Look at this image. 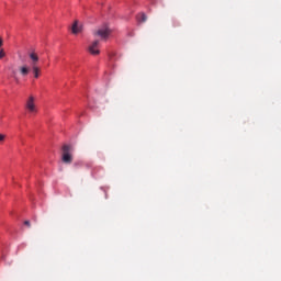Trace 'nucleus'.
<instances>
[{
    "mask_svg": "<svg viewBox=\"0 0 281 281\" xmlns=\"http://www.w3.org/2000/svg\"><path fill=\"white\" fill-rule=\"evenodd\" d=\"M5 58V50L3 48L0 49V60Z\"/></svg>",
    "mask_w": 281,
    "mask_h": 281,
    "instance_id": "nucleus-9",
    "label": "nucleus"
},
{
    "mask_svg": "<svg viewBox=\"0 0 281 281\" xmlns=\"http://www.w3.org/2000/svg\"><path fill=\"white\" fill-rule=\"evenodd\" d=\"M19 71L23 78L27 77L30 75V71H32V68H30L27 65H23L19 68Z\"/></svg>",
    "mask_w": 281,
    "mask_h": 281,
    "instance_id": "nucleus-6",
    "label": "nucleus"
},
{
    "mask_svg": "<svg viewBox=\"0 0 281 281\" xmlns=\"http://www.w3.org/2000/svg\"><path fill=\"white\" fill-rule=\"evenodd\" d=\"M3 139H5V135L0 134V142H3Z\"/></svg>",
    "mask_w": 281,
    "mask_h": 281,
    "instance_id": "nucleus-11",
    "label": "nucleus"
},
{
    "mask_svg": "<svg viewBox=\"0 0 281 281\" xmlns=\"http://www.w3.org/2000/svg\"><path fill=\"white\" fill-rule=\"evenodd\" d=\"M63 154H61V161L64 164H71L74 161V155H71V153H74V146L71 145H64L61 147Z\"/></svg>",
    "mask_w": 281,
    "mask_h": 281,
    "instance_id": "nucleus-2",
    "label": "nucleus"
},
{
    "mask_svg": "<svg viewBox=\"0 0 281 281\" xmlns=\"http://www.w3.org/2000/svg\"><path fill=\"white\" fill-rule=\"evenodd\" d=\"M34 102H35L34 97L30 95L29 99L26 100V103H25V109L31 114H34V113L38 112V110L36 109V103H34Z\"/></svg>",
    "mask_w": 281,
    "mask_h": 281,
    "instance_id": "nucleus-4",
    "label": "nucleus"
},
{
    "mask_svg": "<svg viewBox=\"0 0 281 281\" xmlns=\"http://www.w3.org/2000/svg\"><path fill=\"white\" fill-rule=\"evenodd\" d=\"M94 38H98V36L101 37V41H106V38H109V36H111V29H109V26L103 25L101 27H99L98 30H94L92 32Z\"/></svg>",
    "mask_w": 281,
    "mask_h": 281,
    "instance_id": "nucleus-3",
    "label": "nucleus"
},
{
    "mask_svg": "<svg viewBox=\"0 0 281 281\" xmlns=\"http://www.w3.org/2000/svg\"><path fill=\"white\" fill-rule=\"evenodd\" d=\"M88 52L92 56H98L100 54V40H94L89 46Z\"/></svg>",
    "mask_w": 281,
    "mask_h": 281,
    "instance_id": "nucleus-5",
    "label": "nucleus"
},
{
    "mask_svg": "<svg viewBox=\"0 0 281 281\" xmlns=\"http://www.w3.org/2000/svg\"><path fill=\"white\" fill-rule=\"evenodd\" d=\"M29 58L31 60V70L33 71L34 78H40L41 67H38V61L41 58L38 57V53H36V50L29 52Z\"/></svg>",
    "mask_w": 281,
    "mask_h": 281,
    "instance_id": "nucleus-1",
    "label": "nucleus"
},
{
    "mask_svg": "<svg viewBox=\"0 0 281 281\" xmlns=\"http://www.w3.org/2000/svg\"><path fill=\"white\" fill-rule=\"evenodd\" d=\"M24 225H26V227H32V224L30 223V221H25Z\"/></svg>",
    "mask_w": 281,
    "mask_h": 281,
    "instance_id": "nucleus-10",
    "label": "nucleus"
},
{
    "mask_svg": "<svg viewBox=\"0 0 281 281\" xmlns=\"http://www.w3.org/2000/svg\"><path fill=\"white\" fill-rule=\"evenodd\" d=\"M138 23H146V21L148 20V16L145 15V13H139L137 16H136Z\"/></svg>",
    "mask_w": 281,
    "mask_h": 281,
    "instance_id": "nucleus-8",
    "label": "nucleus"
},
{
    "mask_svg": "<svg viewBox=\"0 0 281 281\" xmlns=\"http://www.w3.org/2000/svg\"><path fill=\"white\" fill-rule=\"evenodd\" d=\"M3 47V38L0 37V48Z\"/></svg>",
    "mask_w": 281,
    "mask_h": 281,
    "instance_id": "nucleus-12",
    "label": "nucleus"
},
{
    "mask_svg": "<svg viewBox=\"0 0 281 281\" xmlns=\"http://www.w3.org/2000/svg\"><path fill=\"white\" fill-rule=\"evenodd\" d=\"M71 31L72 34H80V32H82V25L78 24V21H75Z\"/></svg>",
    "mask_w": 281,
    "mask_h": 281,
    "instance_id": "nucleus-7",
    "label": "nucleus"
}]
</instances>
